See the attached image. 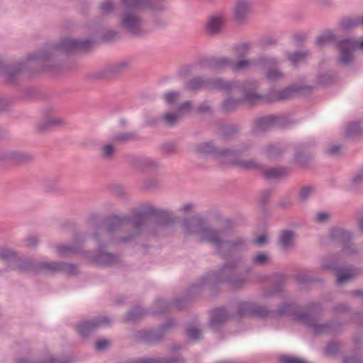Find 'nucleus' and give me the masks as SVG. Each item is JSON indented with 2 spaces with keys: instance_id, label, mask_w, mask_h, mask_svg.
Listing matches in <instances>:
<instances>
[{
  "instance_id": "1",
  "label": "nucleus",
  "mask_w": 363,
  "mask_h": 363,
  "mask_svg": "<svg viewBox=\"0 0 363 363\" xmlns=\"http://www.w3.org/2000/svg\"><path fill=\"white\" fill-rule=\"evenodd\" d=\"M181 228L184 236L193 238L199 242L209 243L218 252L224 249L228 251L238 250L245 244L244 239L235 235L230 226L223 225L218 228H213L208 226L200 216L183 219Z\"/></svg>"
},
{
  "instance_id": "2",
  "label": "nucleus",
  "mask_w": 363,
  "mask_h": 363,
  "mask_svg": "<svg viewBox=\"0 0 363 363\" xmlns=\"http://www.w3.org/2000/svg\"><path fill=\"white\" fill-rule=\"evenodd\" d=\"M320 310L318 304L312 303L308 306L306 311L298 312L294 306L286 303L279 306L275 313L277 315H289L296 321L306 324L314 333L320 334L335 328L333 325L315 323L314 318Z\"/></svg>"
},
{
  "instance_id": "3",
  "label": "nucleus",
  "mask_w": 363,
  "mask_h": 363,
  "mask_svg": "<svg viewBox=\"0 0 363 363\" xmlns=\"http://www.w3.org/2000/svg\"><path fill=\"white\" fill-rule=\"evenodd\" d=\"M233 155L228 157V160L235 164V167L246 169L255 170L262 174L266 179H279L287 176L289 170L286 167L264 168L254 159H235Z\"/></svg>"
},
{
  "instance_id": "4",
  "label": "nucleus",
  "mask_w": 363,
  "mask_h": 363,
  "mask_svg": "<svg viewBox=\"0 0 363 363\" xmlns=\"http://www.w3.org/2000/svg\"><path fill=\"white\" fill-rule=\"evenodd\" d=\"M196 152L201 155H215L223 162L235 166L234 163L228 160V157L233 155L235 159H242L241 155L247 150L246 147L233 150L230 149L219 150L214 147L211 142H205L198 145L195 147Z\"/></svg>"
},
{
  "instance_id": "5",
  "label": "nucleus",
  "mask_w": 363,
  "mask_h": 363,
  "mask_svg": "<svg viewBox=\"0 0 363 363\" xmlns=\"http://www.w3.org/2000/svg\"><path fill=\"white\" fill-rule=\"evenodd\" d=\"M139 11H123L120 18L121 26L130 34L139 36L145 33Z\"/></svg>"
},
{
  "instance_id": "6",
  "label": "nucleus",
  "mask_w": 363,
  "mask_h": 363,
  "mask_svg": "<svg viewBox=\"0 0 363 363\" xmlns=\"http://www.w3.org/2000/svg\"><path fill=\"white\" fill-rule=\"evenodd\" d=\"M252 9V0H235L232 7L233 20L240 25L247 23Z\"/></svg>"
},
{
  "instance_id": "7",
  "label": "nucleus",
  "mask_w": 363,
  "mask_h": 363,
  "mask_svg": "<svg viewBox=\"0 0 363 363\" xmlns=\"http://www.w3.org/2000/svg\"><path fill=\"white\" fill-rule=\"evenodd\" d=\"M357 48L363 50V41L359 43L350 39L340 40L338 43L340 63L345 65H348L353 59L352 52Z\"/></svg>"
},
{
  "instance_id": "8",
  "label": "nucleus",
  "mask_w": 363,
  "mask_h": 363,
  "mask_svg": "<svg viewBox=\"0 0 363 363\" xmlns=\"http://www.w3.org/2000/svg\"><path fill=\"white\" fill-rule=\"evenodd\" d=\"M220 281L228 283L232 288L240 287L245 280L235 272V266L232 263L224 264L220 271Z\"/></svg>"
},
{
  "instance_id": "9",
  "label": "nucleus",
  "mask_w": 363,
  "mask_h": 363,
  "mask_svg": "<svg viewBox=\"0 0 363 363\" xmlns=\"http://www.w3.org/2000/svg\"><path fill=\"white\" fill-rule=\"evenodd\" d=\"M93 45V41L90 40H77L67 38L63 40L57 46V49L63 52H69L74 50L86 52Z\"/></svg>"
},
{
  "instance_id": "10",
  "label": "nucleus",
  "mask_w": 363,
  "mask_h": 363,
  "mask_svg": "<svg viewBox=\"0 0 363 363\" xmlns=\"http://www.w3.org/2000/svg\"><path fill=\"white\" fill-rule=\"evenodd\" d=\"M302 89L301 86L293 85L281 90L272 91L266 96L265 101L270 103L289 99L298 95Z\"/></svg>"
},
{
  "instance_id": "11",
  "label": "nucleus",
  "mask_w": 363,
  "mask_h": 363,
  "mask_svg": "<svg viewBox=\"0 0 363 363\" xmlns=\"http://www.w3.org/2000/svg\"><path fill=\"white\" fill-rule=\"evenodd\" d=\"M111 323L108 317H100L91 321H83L76 325V329L80 335L87 337L91 332Z\"/></svg>"
},
{
  "instance_id": "12",
  "label": "nucleus",
  "mask_w": 363,
  "mask_h": 363,
  "mask_svg": "<svg viewBox=\"0 0 363 363\" xmlns=\"http://www.w3.org/2000/svg\"><path fill=\"white\" fill-rule=\"evenodd\" d=\"M226 21L225 15L223 13H217L208 17L206 23V30L209 35H219Z\"/></svg>"
},
{
  "instance_id": "13",
  "label": "nucleus",
  "mask_w": 363,
  "mask_h": 363,
  "mask_svg": "<svg viewBox=\"0 0 363 363\" xmlns=\"http://www.w3.org/2000/svg\"><path fill=\"white\" fill-rule=\"evenodd\" d=\"M238 314L240 317L251 315L264 317L268 314V311L263 306L245 301L239 304Z\"/></svg>"
},
{
  "instance_id": "14",
  "label": "nucleus",
  "mask_w": 363,
  "mask_h": 363,
  "mask_svg": "<svg viewBox=\"0 0 363 363\" xmlns=\"http://www.w3.org/2000/svg\"><path fill=\"white\" fill-rule=\"evenodd\" d=\"M4 162L15 164H23L31 162L33 159L32 155L15 150H2Z\"/></svg>"
},
{
  "instance_id": "15",
  "label": "nucleus",
  "mask_w": 363,
  "mask_h": 363,
  "mask_svg": "<svg viewBox=\"0 0 363 363\" xmlns=\"http://www.w3.org/2000/svg\"><path fill=\"white\" fill-rule=\"evenodd\" d=\"M240 87V83L228 81L223 78H216L209 80L208 90H218L225 93H230Z\"/></svg>"
},
{
  "instance_id": "16",
  "label": "nucleus",
  "mask_w": 363,
  "mask_h": 363,
  "mask_svg": "<svg viewBox=\"0 0 363 363\" xmlns=\"http://www.w3.org/2000/svg\"><path fill=\"white\" fill-rule=\"evenodd\" d=\"M237 90L243 94V97L241 98L243 105H252L262 100L265 101L266 96H262L255 89H247L244 84H240V87Z\"/></svg>"
},
{
  "instance_id": "17",
  "label": "nucleus",
  "mask_w": 363,
  "mask_h": 363,
  "mask_svg": "<svg viewBox=\"0 0 363 363\" xmlns=\"http://www.w3.org/2000/svg\"><path fill=\"white\" fill-rule=\"evenodd\" d=\"M233 60L226 57L213 58L207 63L208 69L213 71H221L229 68L233 70Z\"/></svg>"
},
{
  "instance_id": "18",
  "label": "nucleus",
  "mask_w": 363,
  "mask_h": 363,
  "mask_svg": "<svg viewBox=\"0 0 363 363\" xmlns=\"http://www.w3.org/2000/svg\"><path fill=\"white\" fill-rule=\"evenodd\" d=\"M93 262L99 266H108L118 262L116 255L100 250L94 257Z\"/></svg>"
},
{
  "instance_id": "19",
  "label": "nucleus",
  "mask_w": 363,
  "mask_h": 363,
  "mask_svg": "<svg viewBox=\"0 0 363 363\" xmlns=\"http://www.w3.org/2000/svg\"><path fill=\"white\" fill-rule=\"evenodd\" d=\"M228 319V314L224 308H216L213 311L210 325L213 330H217Z\"/></svg>"
},
{
  "instance_id": "20",
  "label": "nucleus",
  "mask_w": 363,
  "mask_h": 363,
  "mask_svg": "<svg viewBox=\"0 0 363 363\" xmlns=\"http://www.w3.org/2000/svg\"><path fill=\"white\" fill-rule=\"evenodd\" d=\"M357 274V270L353 267L340 268L337 273V283L342 285L346 281L354 279Z\"/></svg>"
},
{
  "instance_id": "21",
  "label": "nucleus",
  "mask_w": 363,
  "mask_h": 363,
  "mask_svg": "<svg viewBox=\"0 0 363 363\" xmlns=\"http://www.w3.org/2000/svg\"><path fill=\"white\" fill-rule=\"evenodd\" d=\"M113 232H116L117 233L121 232V226L118 220L107 223L103 226H99L97 228L96 237L98 238V235H103L108 238Z\"/></svg>"
},
{
  "instance_id": "22",
  "label": "nucleus",
  "mask_w": 363,
  "mask_h": 363,
  "mask_svg": "<svg viewBox=\"0 0 363 363\" xmlns=\"http://www.w3.org/2000/svg\"><path fill=\"white\" fill-rule=\"evenodd\" d=\"M295 233L292 230H283L281 232L279 245L284 250H288L294 246Z\"/></svg>"
},
{
  "instance_id": "23",
  "label": "nucleus",
  "mask_w": 363,
  "mask_h": 363,
  "mask_svg": "<svg viewBox=\"0 0 363 363\" xmlns=\"http://www.w3.org/2000/svg\"><path fill=\"white\" fill-rule=\"evenodd\" d=\"M283 152V150L277 145H268L262 151V156L267 160L273 161L278 159Z\"/></svg>"
},
{
  "instance_id": "24",
  "label": "nucleus",
  "mask_w": 363,
  "mask_h": 363,
  "mask_svg": "<svg viewBox=\"0 0 363 363\" xmlns=\"http://www.w3.org/2000/svg\"><path fill=\"white\" fill-rule=\"evenodd\" d=\"M209 80H205L201 77H196L189 80L186 84V87L191 91H197L201 89L208 90Z\"/></svg>"
},
{
  "instance_id": "25",
  "label": "nucleus",
  "mask_w": 363,
  "mask_h": 363,
  "mask_svg": "<svg viewBox=\"0 0 363 363\" xmlns=\"http://www.w3.org/2000/svg\"><path fill=\"white\" fill-rule=\"evenodd\" d=\"M66 123V121L62 118L51 117L45 123L39 124L38 129L40 130H45L50 128L64 126Z\"/></svg>"
},
{
  "instance_id": "26",
  "label": "nucleus",
  "mask_w": 363,
  "mask_h": 363,
  "mask_svg": "<svg viewBox=\"0 0 363 363\" xmlns=\"http://www.w3.org/2000/svg\"><path fill=\"white\" fill-rule=\"evenodd\" d=\"M60 263L61 262H41L38 264V268L43 272L53 274L60 272Z\"/></svg>"
},
{
  "instance_id": "27",
  "label": "nucleus",
  "mask_w": 363,
  "mask_h": 363,
  "mask_svg": "<svg viewBox=\"0 0 363 363\" xmlns=\"http://www.w3.org/2000/svg\"><path fill=\"white\" fill-rule=\"evenodd\" d=\"M124 223L128 227L134 228L135 232L138 233L146 225V218L144 216H137L130 220L125 221Z\"/></svg>"
},
{
  "instance_id": "28",
  "label": "nucleus",
  "mask_w": 363,
  "mask_h": 363,
  "mask_svg": "<svg viewBox=\"0 0 363 363\" xmlns=\"http://www.w3.org/2000/svg\"><path fill=\"white\" fill-rule=\"evenodd\" d=\"M184 360L181 357H175L166 359H144L133 363H184Z\"/></svg>"
},
{
  "instance_id": "29",
  "label": "nucleus",
  "mask_w": 363,
  "mask_h": 363,
  "mask_svg": "<svg viewBox=\"0 0 363 363\" xmlns=\"http://www.w3.org/2000/svg\"><path fill=\"white\" fill-rule=\"evenodd\" d=\"M242 104H243V103L241 98L235 99L229 97L223 101L222 108L224 111L229 112L235 110Z\"/></svg>"
},
{
  "instance_id": "30",
  "label": "nucleus",
  "mask_w": 363,
  "mask_h": 363,
  "mask_svg": "<svg viewBox=\"0 0 363 363\" xmlns=\"http://www.w3.org/2000/svg\"><path fill=\"white\" fill-rule=\"evenodd\" d=\"M331 236L335 241L345 242L351 238V233L345 231L341 228L334 229L332 232Z\"/></svg>"
},
{
  "instance_id": "31",
  "label": "nucleus",
  "mask_w": 363,
  "mask_h": 363,
  "mask_svg": "<svg viewBox=\"0 0 363 363\" xmlns=\"http://www.w3.org/2000/svg\"><path fill=\"white\" fill-rule=\"evenodd\" d=\"M135 138L136 135L134 133H122L115 135L112 138V141L115 144H121L133 140Z\"/></svg>"
},
{
  "instance_id": "32",
  "label": "nucleus",
  "mask_w": 363,
  "mask_h": 363,
  "mask_svg": "<svg viewBox=\"0 0 363 363\" xmlns=\"http://www.w3.org/2000/svg\"><path fill=\"white\" fill-rule=\"evenodd\" d=\"M363 134V128L357 123L350 124L345 130V136L349 138H355Z\"/></svg>"
},
{
  "instance_id": "33",
  "label": "nucleus",
  "mask_w": 363,
  "mask_h": 363,
  "mask_svg": "<svg viewBox=\"0 0 363 363\" xmlns=\"http://www.w3.org/2000/svg\"><path fill=\"white\" fill-rule=\"evenodd\" d=\"M252 65L253 63L250 60L245 57H240L238 62H235L233 61V71L239 72L245 70L250 68Z\"/></svg>"
},
{
  "instance_id": "34",
  "label": "nucleus",
  "mask_w": 363,
  "mask_h": 363,
  "mask_svg": "<svg viewBox=\"0 0 363 363\" xmlns=\"http://www.w3.org/2000/svg\"><path fill=\"white\" fill-rule=\"evenodd\" d=\"M141 0H121L123 11H139Z\"/></svg>"
},
{
  "instance_id": "35",
  "label": "nucleus",
  "mask_w": 363,
  "mask_h": 363,
  "mask_svg": "<svg viewBox=\"0 0 363 363\" xmlns=\"http://www.w3.org/2000/svg\"><path fill=\"white\" fill-rule=\"evenodd\" d=\"M335 39V34L331 30H328L317 38L316 45L319 47H323L327 43L334 40Z\"/></svg>"
},
{
  "instance_id": "36",
  "label": "nucleus",
  "mask_w": 363,
  "mask_h": 363,
  "mask_svg": "<svg viewBox=\"0 0 363 363\" xmlns=\"http://www.w3.org/2000/svg\"><path fill=\"white\" fill-rule=\"evenodd\" d=\"M130 65L128 60H121L117 62L111 66V72L113 74H121L126 71Z\"/></svg>"
},
{
  "instance_id": "37",
  "label": "nucleus",
  "mask_w": 363,
  "mask_h": 363,
  "mask_svg": "<svg viewBox=\"0 0 363 363\" xmlns=\"http://www.w3.org/2000/svg\"><path fill=\"white\" fill-rule=\"evenodd\" d=\"M114 144L113 142L108 143L101 147V155L104 158L110 160L114 157L116 152Z\"/></svg>"
},
{
  "instance_id": "38",
  "label": "nucleus",
  "mask_w": 363,
  "mask_h": 363,
  "mask_svg": "<svg viewBox=\"0 0 363 363\" xmlns=\"http://www.w3.org/2000/svg\"><path fill=\"white\" fill-rule=\"evenodd\" d=\"M360 23L358 19L346 18L340 21V28L343 30H348L358 26Z\"/></svg>"
},
{
  "instance_id": "39",
  "label": "nucleus",
  "mask_w": 363,
  "mask_h": 363,
  "mask_svg": "<svg viewBox=\"0 0 363 363\" xmlns=\"http://www.w3.org/2000/svg\"><path fill=\"white\" fill-rule=\"evenodd\" d=\"M277 43V39L274 35H264L259 38L258 45L262 48H267L274 45Z\"/></svg>"
},
{
  "instance_id": "40",
  "label": "nucleus",
  "mask_w": 363,
  "mask_h": 363,
  "mask_svg": "<svg viewBox=\"0 0 363 363\" xmlns=\"http://www.w3.org/2000/svg\"><path fill=\"white\" fill-rule=\"evenodd\" d=\"M144 314V311L137 307L126 314L125 319L128 322H134L140 319Z\"/></svg>"
},
{
  "instance_id": "41",
  "label": "nucleus",
  "mask_w": 363,
  "mask_h": 363,
  "mask_svg": "<svg viewBox=\"0 0 363 363\" xmlns=\"http://www.w3.org/2000/svg\"><path fill=\"white\" fill-rule=\"evenodd\" d=\"M309 55L308 51H298L291 53L288 55V59L294 64H296L304 60Z\"/></svg>"
},
{
  "instance_id": "42",
  "label": "nucleus",
  "mask_w": 363,
  "mask_h": 363,
  "mask_svg": "<svg viewBox=\"0 0 363 363\" xmlns=\"http://www.w3.org/2000/svg\"><path fill=\"white\" fill-rule=\"evenodd\" d=\"M269 259V255L265 252H259L255 255L252 258V263L256 265L263 266L267 264Z\"/></svg>"
},
{
  "instance_id": "43",
  "label": "nucleus",
  "mask_w": 363,
  "mask_h": 363,
  "mask_svg": "<svg viewBox=\"0 0 363 363\" xmlns=\"http://www.w3.org/2000/svg\"><path fill=\"white\" fill-rule=\"evenodd\" d=\"M314 188L311 186H303L298 192V198L301 201H305L313 192Z\"/></svg>"
},
{
  "instance_id": "44",
  "label": "nucleus",
  "mask_w": 363,
  "mask_h": 363,
  "mask_svg": "<svg viewBox=\"0 0 363 363\" xmlns=\"http://www.w3.org/2000/svg\"><path fill=\"white\" fill-rule=\"evenodd\" d=\"M56 251L60 255H65L67 254L75 253L78 252L77 248L70 245H62L56 247Z\"/></svg>"
},
{
  "instance_id": "45",
  "label": "nucleus",
  "mask_w": 363,
  "mask_h": 363,
  "mask_svg": "<svg viewBox=\"0 0 363 363\" xmlns=\"http://www.w3.org/2000/svg\"><path fill=\"white\" fill-rule=\"evenodd\" d=\"M160 150L164 155H170L175 154L177 151L174 144L171 143H165L160 146Z\"/></svg>"
},
{
  "instance_id": "46",
  "label": "nucleus",
  "mask_w": 363,
  "mask_h": 363,
  "mask_svg": "<svg viewBox=\"0 0 363 363\" xmlns=\"http://www.w3.org/2000/svg\"><path fill=\"white\" fill-rule=\"evenodd\" d=\"M60 266V272H63L67 275H74L77 272L76 266L72 264L61 262Z\"/></svg>"
},
{
  "instance_id": "47",
  "label": "nucleus",
  "mask_w": 363,
  "mask_h": 363,
  "mask_svg": "<svg viewBox=\"0 0 363 363\" xmlns=\"http://www.w3.org/2000/svg\"><path fill=\"white\" fill-rule=\"evenodd\" d=\"M179 113H172L167 112L163 116V120L167 125L169 126L174 125L178 121Z\"/></svg>"
},
{
  "instance_id": "48",
  "label": "nucleus",
  "mask_w": 363,
  "mask_h": 363,
  "mask_svg": "<svg viewBox=\"0 0 363 363\" xmlns=\"http://www.w3.org/2000/svg\"><path fill=\"white\" fill-rule=\"evenodd\" d=\"M278 123V118L276 116H270L262 118L259 121V125L262 127H269L275 125Z\"/></svg>"
},
{
  "instance_id": "49",
  "label": "nucleus",
  "mask_w": 363,
  "mask_h": 363,
  "mask_svg": "<svg viewBox=\"0 0 363 363\" xmlns=\"http://www.w3.org/2000/svg\"><path fill=\"white\" fill-rule=\"evenodd\" d=\"M115 6L110 1H105L100 5V11L103 15H108L114 10Z\"/></svg>"
},
{
  "instance_id": "50",
  "label": "nucleus",
  "mask_w": 363,
  "mask_h": 363,
  "mask_svg": "<svg viewBox=\"0 0 363 363\" xmlns=\"http://www.w3.org/2000/svg\"><path fill=\"white\" fill-rule=\"evenodd\" d=\"M358 251L356 249L352 248L350 245H347L342 250L340 257L341 259H347L350 257L356 255Z\"/></svg>"
},
{
  "instance_id": "51",
  "label": "nucleus",
  "mask_w": 363,
  "mask_h": 363,
  "mask_svg": "<svg viewBox=\"0 0 363 363\" xmlns=\"http://www.w3.org/2000/svg\"><path fill=\"white\" fill-rule=\"evenodd\" d=\"M340 343L331 342L328 344V347H326L325 353L329 356L334 355L340 350Z\"/></svg>"
},
{
  "instance_id": "52",
  "label": "nucleus",
  "mask_w": 363,
  "mask_h": 363,
  "mask_svg": "<svg viewBox=\"0 0 363 363\" xmlns=\"http://www.w3.org/2000/svg\"><path fill=\"white\" fill-rule=\"evenodd\" d=\"M266 77L269 80H276L283 77V73L277 69H270L267 72Z\"/></svg>"
},
{
  "instance_id": "53",
  "label": "nucleus",
  "mask_w": 363,
  "mask_h": 363,
  "mask_svg": "<svg viewBox=\"0 0 363 363\" xmlns=\"http://www.w3.org/2000/svg\"><path fill=\"white\" fill-rule=\"evenodd\" d=\"M179 95L178 91H171L164 95V99L167 103L172 104L178 100Z\"/></svg>"
},
{
  "instance_id": "54",
  "label": "nucleus",
  "mask_w": 363,
  "mask_h": 363,
  "mask_svg": "<svg viewBox=\"0 0 363 363\" xmlns=\"http://www.w3.org/2000/svg\"><path fill=\"white\" fill-rule=\"evenodd\" d=\"M201 331L199 329L194 327L189 328L187 330V335L189 338L194 340H199L201 336Z\"/></svg>"
},
{
  "instance_id": "55",
  "label": "nucleus",
  "mask_w": 363,
  "mask_h": 363,
  "mask_svg": "<svg viewBox=\"0 0 363 363\" xmlns=\"http://www.w3.org/2000/svg\"><path fill=\"white\" fill-rule=\"evenodd\" d=\"M150 3L154 11H162L165 8V0H150Z\"/></svg>"
},
{
  "instance_id": "56",
  "label": "nucleus",
  "mask_w": 363,
  "mask_h": 363,
  "mask_svg": "<svg viewBox=\"0 0 363 363\" xmlns=\"http://www.w3.org/2000/svg\"><path fill=\"white\" fill-rule=\"evenodd\" d=\"M260 63L264 67L275 66L278 64V61L273 57H264L260 59Z\"/></svg>"
},
{
  "instance_id": "57",
  "label": "nucleus",
  "mask_w": 363,
  "mask_h": 363,
  "mask_svg": "<svg viewBox=\"0 0 363 363\" xmlns=\"http://www.w3.org/2000/svg\"><path fill=\"white\" fill-rule=\"evenodd\" d=\"M15 255V252L6 247H0V259H6Z\"/></svg>"
},
{
  "instance_id": "58",
  "label": "nucleus",
  "mask_w": 363,
  "mask_h": 363,
  "mask_svg": "<svg viewBox=\"0 0 363 363\" xmlns=\"http://www.w3.org/2000/svg\"><path fill=\"white\" fill-rule=\"evenodd\" d=\"M280 360L281 363H306L300 359L287 356L281 357Z\"/></svg>"
},
{
  "instance_id": "59",
  "label": "nucleus",
  "mask_w": 363,
  "mask_h": 363,
  "mask_svg": "<svg viewBox=\"0 0 363 363\" xmlns=\"http://www.w3.org/2000/svg\"><path fill=\"white\" fill-rule=\"evenodd\" d=\"M191 103L189 101L184 102L178 108V113H182L184 112H187L191 110Z\"/></svg>"
},
{
  "instance_id": "60",
  "label": "nucleus",
  "mask_w": 363,
  "mask_h": 363,
  "mask_svg": "<svg viewBox=\"0 0 363 363\" xmlns=\"http://www.w3.org/2000/svg\"><path fill=\"white\" fill-rule=\"evenodd\" d=\"M341 149H342L341 145H334L328 148L327 152L330 155H337L340 152Z\"/></svg>"
},
{
  "instance_id": "61",
  "label": "nucleus",
  "mask_w": 363,
  "mask_h": 363,
  "mask_svg": "<svg viewBox=\"0 0 363 363\" xmlns=\"http://www.w3.org/2000/svg\"><path fill=\"white\" fill-rule=\"evenodd\" d=\"M26 243L28 247H35L38 243V240L35 236H30L26 240Z\"/></svg>"
},
{
  "instance_id": "62",
  "label": "nucleus",
  "mask_w": 363,
  "mask_h": 363,
  "mask_svg": "<svg viewBox=\"0 0 363 363\" xmlns=\"http://www.w3.org/2000/svg\"><path fill=\"white\" fill-rule=\"evenodd\" d=\"M267 241H268L267 236L266 235H262L257 237L255 240V243L257 245L262 246V245H265L267 242Z\"/></svg>"
},
{
  "instance_id": "63",
  "label": "nucleus",
  "mask_w": 363,
  "mask_h": 363,
  "mask_svg": "<svg viewBox=\"0 0 363 363\" xmlns=\"http://www.w3.org/2000/svg\"><path fill=\"white\" fill-rule=\"evenodd\" d=\"M145 165L147 168H157L160 166V164L157 161L154 160H146L145 162Z\"/></svg>"
},
{
  "instance_id": "64",
  "label": "nucleus",
  "mask_w": 363,
  "mask_h": 363,
  "mask_svg": "<svg viewBox=\"0 0 363 363\" xmlns=\"http://www.w3.org/2000/svg\"><path fill=\"white\" fill-rule=\"evenodd\" d=\"M363 182V174H358L352 180V186L355 187L358 184Z\"/></svg>"
}]
</instances>
